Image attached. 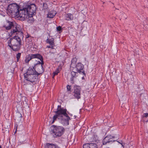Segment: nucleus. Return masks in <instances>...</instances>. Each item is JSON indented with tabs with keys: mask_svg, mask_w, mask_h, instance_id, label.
<instances>
[{
	"mask_svg": "<svg viewBox=\"0 0 148 148\" xmlns=\"http://www.w3.org/2000/svg\"><path fill=\"white\" fill-rule=\"evenodd\" d=\"M66 111V109L62 108L61 106L58 105L57 110L54 112L61 118V123L65 125H69V121L71 119L67 114Z\"/></svg>",
	"mask_w": 148,
	"mask_h": 148,
	"instance_id": "nucleus-1",
	"label": "nucleus"
},
{
	"mask_svg": "<svg viewBox=\"0 0 148 148\" xmlns=\"http://www.w3.org/2000/svg\"><path fill=\"white\" fill-rule=\"evenodd\" d=\"M35 5L34 4L25 3L23 6L22 9L20 8L16 16L22 18L23 20H25L27 18V15L29 11L32 9V5Z\"/></svg>",
	"mask_w": 148,
	"mask_h": 148,
	"instance_id": "nucleus-2",
	"label": "nucleus"
},
{
	"mask_svg": "<svg viewBox=\"0 0 148 148\" xmlns=\"http://www.w3.org/2000/svg\"><path fill=\"white\" fill-rule=\"evenodd\" d=\"M50 132L54 138L62 136L64 133L65 129L62 127L53 125L51 127Z\"/></svg>",
	"mask_w": 148,
	"mask_h": 148,
	"instance_id": "nucleus-3",
	"label": "nucleus"
},
{
	"mask_svg": "<svg viewBox=\"0 0 148 148\" xmlns=\"http://www.w3.org/2000/svg\"><path fill=\"white\" fill-rule=\"evenodd\" d=\"M38 58L41 61V65H39V67L40 68H43V65L44 64L42 56L39 53L32 54H29L26 56L25 59V62L26 63H29V61L33 59Z\"/></svg>",
	"mask_w": 148,
	"mask_h": 148,
	"instance_id": "nucleus-4",
	"label": "nucleus"
},
{
	"mask_svg": "<svg viewBox=\"0 0 148 148\" xmlns=\"http://www.w3.org/2000/svg\"><path fill=\"white\" fill-rule=\"evenodd\" d=\"M20 8L16 3L10 4L8 6L7 11L11 15H13L14 16H16Z\"/></svg>",
	"mask_w": 148,
	"mask_h": 148,
	"instance_id": "nucleus-5",
	"label": "nucleus"
},
{
	"mask_svg": "<svg viewBox=\"0 0 148 148\" xmlns=\"http://www.w3.org/2000/svg\"><path fill=\"white\" fill-rule=\"evenodd\" d=\"M16 40L13 41L14 44H12V46H10V47L13 51H19L21 49L22 45L21 40L19 37Z\"/></svg>",
	"mask_w": 148,
	"mask_h": 148,
	"instance_id": "nucleus-6",
	"label": "nucleus"
},
{
	"mask_svg": "<svg viewBox=\"0 0 148 148\" xmlns=\"http://www.w3.org/2000/svg\"><path fill=\"white\" fill-rule=\"evenodd\" d=\"M37 8L36 5H32L31 10L29 11L27 15V18L26 19H28L27 22L29 23H33L34 21V19L33 18V16L36 14V10Z\"/></svg>",
	"mask_w": 148,
	"mask_h": 148,
	"instance_id": "nucleus-7",
	"label": "nucleus"
},
{
	"mask_svg": "<svg viewBox=\"0 0 148 148\" xmlns=\"http://www.w3.org/2000/svg\"><path fill=\"white\" fill-rule=\"evenodd\" d=\"M12 29L11 30V32L9 34L8 36L10 37H11L15 33L21 32V34L23 37V33L21 32V29L19 25L16 24H14L12 26Z\"/></svg>",
	"mask_w": 148,
	"mask_h": 148,
	"instance_id": "nucleus-8",
	"label": "nucleus"
},
{
	"mask_svg": "<svg viewBox=\"0 0 148 148\" xmlns=\"http://www.w3.org/2000/svg\"><path fill=\"white\" fill-rule=\"evenodd\" d=\"M114 136H112L111 135L106 136L103 140V145H106L107 144L112 143L115 141L116 140H114Z\"/></svg>",
	"mask_w": 148,
	"mask_h": 148,
	"instance_id": "nucleus-9",
	"label": "nucleus"
},
{
	"mask_svg": "<svg viewBox=\"0 0 148 148\" xmlns=\"http://www.w3.org/2000/svg\"><path fill=\"white\" fill-rule=\"evenodd\" d=\"M81 87L77 86H75L74 87L73 96L75 98L79 99L81 98Z\"/></svg>",
	"mask_w": 148,
	"mask_h": 148,
	"instance_id": "nucleus-10",
	"label": "nucleus"
},
{
	"mask_svg": "<svg viewBox=\"0 0 148 148\" xmlns=\"http://www.w3.org/2000/svg\"><path fill=\"white\" fill-rule=\"evenodd\" d=\"M75 68L78 73L80 74H82L84 76H86V74L84 69V66L81 63H77L75 66Z\"/></svg>",
	"mask_w": 148,
	"mask_h": 148,
	"instance_id": "nucleus-11",
	"label": "nucleus"
},
{
	"mask_svg": "<svg viewBox=\"0 0 148 148\" xmlns=\"http://www.w3.org/2000/svg\"><path fill=\"white\" fill-rule=\"evenodd\" d=\"M25 80L30 82L32 83L38 80V76H36L35 74H32L24 75Z\"/></svg>",
	"mask_w": 148,
	"mask_h": 148,
	"instance_id": "nucleus-12",
	"label": "nucleus"
},
{
	"mask_svg": "<svg viewBox=\"0 0 148 148\" xmlns=\"http://www.w3.org/2000/svg\"><path fill=\"white\" fill-rule=\"evenodd\" d=\"M6 23L5 25H3V27L5 28L7 30L11 29L14 25V23L8 20H6Z\"/></svg>",
	"mask_w": 148,
	"mask_h": 148,
	"instance_id": "nucleus-13",
	"label": "nucleus"
},
{
	"mask_svg": "<svg viewBox=\"0 0 148 148\" xmlns=\"http://www.w3.org/2000/svg\"><path fill=\"white\" fill-rule=\"evenodd\" d=\"M35 68L33 67L32 68L31 67H29L28 69L27 70V71L26 73H25L24 75H29L32 74H34Z\"/></svg>",
	"mask_w": 148,
	"mask_h": 148,
	"instance_id": "nucleus-14",
	"label": "nucleus"
},
{
	"mask_svg": "<svg viewBox=\"0 0 148 148\" xmlns=\"http://www.w3.org/2000/svg\"><path fill=\"white\" fill-rule=\"evenodd\" d=\"M83 148H97V145L95 143H86L83 145Z\"/></svg>",
	"mask_w": 148,
	"mask_h": 148,
	"instance_id": "nucleus-15",
	"label": "nucleus"
},
{
	"mask_svg": "<svg viewBox=\"0 0 148 148\" xmlns=\"http://www.w3.org/2000/svg\"><path fill=\"white\" fill-rule=\"evenodd\" d=\"M77 72H76L74 71L71 72V77L70 78V81L72 84L74 83L75 78H76L77 76V75H76V74H77Z\"/></svg>",
	"mask_w": 148,
	"mask_h": 148,
	"instance_id": "nucleus-16",
	"label": "nucleus"
},
{
	"mask_svg": "<svg viewBox=\"0 0 148 148\" xmlns=\"http://www.w3.org/2000/svg\"><path fill=\"white\" fill-rule=\"evenodd\" d=\"M45 148H60L56 144L47 143L46 144Z\"/></svg>",
	"mask_w": 148,
	"mask_h": 148,
	"instance_id": "nucleus-17",
	"label": "nucleus"
},
{
	"mask_svg": "<svg viewBox=\"0 0 148 148\" xmlns=\"http://www.w3.org/2000/svg\"><path fill=\"white\" fill-rule=\"evenodd\" d=\"M19 36H15L10 38L8 42V46L9 47L10 46H12V44H14V42H13V41H15V40H16V39H17V38Z\"/></svg>",
	"mask_w": 148,
	"mask_h": 148,
	"instance_id": "nucleus-18",
	"label": "nucleus"
},
{
	"mask_svg": "<svg viewBox=\"0 0 148 148\" xmlns=\"http://www.w3.org/2000/svg\"><path fill=\"white\" fill-rule=\"evenodd\" d=\"M56 12L55 11H51L49 12L47 15V17L52 18H53L56 15Z\"/></svg>",
	"mask_w": 148,
	"mask_h": 148,
	"instance_id": "nucleus-19",
	"label": "nucleus"
},
{
	"mask_svg": "<svg viewBox=\"0 0 148 148\" xmlns=\"http://www.w3.org/2000/svg\"><path fill=\"white\" fill-rule=\"evenodd\" d=\"M73 16L70 13H68L65 16V19L68 21L71 20L73 19Z\"/></svg>",
	"mask_w": 148,
	"mask_h": 148,
	"instance_id": "nucleus-20",
	"label": "nucleus"
},
{
	"mask_svg": "<svg viewBox=\"0 0 148 148\" xmlns=\"http://www.w3.org/2000/svg\"><path fill=\"white\" fill-rule=\"evenodd\" d=\"M57 118L60 119V121L61 122V118L57 114H56L53 116V121L51 123V124H52L56 120Z\"/></svg>",
	"mask_w": 148,
	"mask_h": 148,
	"instance_id": "nucleus-21",
	"label": "nucleus"
},
{
	"mask_svg": "<svg viewBox=\"0 0 148 148\" xmlns=\"http://www.w3.org/2000/svg\"><path fill=\"white\" fill-rule=\"evenodd\" d=\"M54 40L53 38H52L50 39L48 38L46 40V42L49 44L50 45H54Z\"/></svg>",
	"mask_w": 148,
	"mask_h": 148,
	"instance_id": "nucleus-22",
	"label": "nucleus"
},
{
	"mask_svg": "<svg viewBox=\"0 0 148 148\" xmlns=\"http://www.w3.org/2000/svg\"><path fill=\"white\" fill-rule=\"evenodd\" d=\"M15 118L16 119L21 120L22 117V115L19 112H17L15 115Z\"/></svg>",
	"mask_w": 148,
	"mask_h": 148,
	"instance_id": "nucleus-23",
	"label": "nucleus"
},
{
	"mask_svg": "<svg viewBox=\"0 0 148 148\" xmlns=\"http://www.w3.org/2000/svg\"><path fill=\"white\" fill-rule=\"evenodd\" d=\"M36 69L38 72L41 73H43L44 72V68H40L39 67H37V68L35 69Z\"/></svg>",
	"mask_w": 148,
	"mask_h": 148,
	"instance_id": "nucleus-24",
	"label": "nucleus"
},
{
	"mask_svg": "<svg viewBox=\"0 0 148 148\" xmlns=\"http://www.w3.org/2000/svg\"><path fill=\"white\" fill-rule=\"evenodd\" d=\"M21 53H18L16 55V61L17 62H18L19 60V59L21 57Z\"/></svg>",
	"mask_w": 148,
	"mask_h": 148,
	"instance_id": "nucleus-25",
	"label": "nucleus"
},
{
	"mask_svg": "<svg viewBox=\"0 0 148 148\" xmlns=\"http://www.w3.org/2000/svg\"><path fill=\"white\" fill-rule=\"evenodd\" d=\"M59 72V68H58L56 69V70L53 72V78L54 77V76L57 75Z\"/></svg>",
	"mask_w": 148,
	"mask_h": 148,
	"instance_id": "nucleus-26",
	"label": "nucleus"
},
{
	"mask_svg": "<svg viewBox=\"0 0 148 148\" xmlns=\"http://www.w3.org/2000/svg\"><path fill=\"white\" fill-rule=\"evenodd\" d=\"M41 64V62L40 61H38L37 63L35 64H34V67L35 68V69L37 68V67H39V65H40Z\"/></svg>",
	"mask_w": 148,
	"mask_h": 148,
	"instance_id": "nucleus-27",
	"label": "nucleus"
},
{
	"mask_svg": "<svg viewBox=\"0 0 148 148\" xmlns=\"http://www.w3.org/2000/svg\"><path fill=\"white\" fill-rule=\"evenodd\" d=\"M42 7L43 9L44 10L47 9L48 8L47 4L46 3H43Z\"/></svg>",
	"mask_w": 148,
	"mask_h": 148,
	"instance_id": "nucleus-28",
	"label": "nucleus"
},
{
	"mask_svg": "<svg viewBox=\"0 0 148 148\" xmlns=\"http://www.w3.org/2000/svg\"><path fill=\"white\" fill-rule=\"evenodd\" d=\"M76 59L75 58H73L72 59V60H71V67H72L73 64H74V63H75L74 62L73 63V62H74V61L76 62Z\"/></svg>",
	"mask_w": 148,
	"mask_h": 148,
	"instance_id": "nucleus-29",
	"label": "nucleus"
},
{
	"mask_svg": "<svg viewBox=\"0 0 148 148\" xmlns=\"http://www.w3.org/2000/svg\"><path fill=\"white\" fill-rule=\"evenodd\" d=\"M42 73H38L37 72L36 70L35 71V75H36V76H38V75H39L40 74Z\"/></svg>",
	"mask_w": 148,
	"mask_h": 148,
	"instance_id": "nucleus-30",
	"label": "nucleus"
},
{
	"mask_svg": "<svg viewBox=\"0 0 148 148\" xmlns=\"http://www.w3.org/2000/svg\"><path fill=\"white\" fill-rule=\"evenodd\" d=\"M143 117H148V113H144L143 115ZM146 122H148V119H147V121H146Z\"/></svg>",
	"mask_w": 148,
	"mask_h": 148,
	"instance_id": "nucleus-31",
	"label": "nucleus"
},
{
	"mask_svg": "<svg viewBox=\"0 0 148 148\" xmlns=\"http://www.w3.org/2000/svg\"><path fill=\"white\" fill-rule=\"evenodd\" d=\"M66 87L68 91H71V86L69 85H67Z\"/></svg>",
	"mask_w": 148,
	"mask_h": 148,
	"instance_id": "nucleus-32",
	"label": "nucleus"
},
{
	"mask_svg": "<svg viewBox=\"0 0 148 148\" xmlns=\"http://www.w3.org/2000/svg\"><path fill=\"white\" fill-rule=\"evenodd\" d=\"M56 29L58 31H60L62 29L61 27L60 26H59L57 27Z\"/></svg>",
	"mask_w": 148,
	"mask_h": 148,
	"instance_id": "nucleus-33",
	"label": "nucleus"
},
{
	"mask_svg": "<svg viewBox=\"0 0 148 148\" xmlns=\"http://www.w3.org/2000/svg\"><path fill=\"white\" fill-rule=\"evenodd\" d=\"M54 45H48L47 47V48H51L52 49H53V46Z\"/></svg>",
	"mask_w": 148,
	"mask_h": 148,
	"instance_id": "nucleus-34",
	"label": "nucleus"
},
{
	"mask_svg": "<svg viewBox=\"0 0 148 148\" xmlns=\"http://www.w3.org/2000/svg\"><path fill=\"white\" fill-rule=\"evenodd\" d=\"M117 142H118V143H119L120 144H121L122 145V146L123 147H124L123 146V143H121L120 142H119L118 141H117Z\"/></svg>",
	"mask_w": 148,
	"mask_h": 148,
	"instance_id": "nucleus-35",
	"label": "nucleus"
},
{
	"mask_svg": "<svg viewBox=\"0 0 148 148\" xmlns=\"http://www.w3.org/2000/svg\"><path fill=\"white\" fill-rule=\"evenodd\" d=\"M82 79H84V76H83L82 77Z\"/></svg>",
	"mask_w": 148,
	"mask_h": 148,
	"instance_id": "nucleus-36",
	"label": "nucleus"
},
{
	"mask_svg": "<svg viewBox=\"0 0 148 148\" xmlns=\"http://www.w3.org/2000/svg\"><path fill=\"white\" fill-rule=\"evenodd\" d=\"M29 37V36H28L27 35L26 36V38H28Z\"/></svg>",
	"mask_w": 148,
	"mask_h": 148,
	"instance_id": "nucleus-37",
	"label": "nucleus"
},
{
	"mask_svg": "<svg viewBox=\"0 0 148 148\" xmlns=\"http://www.w3.org/2000/svg\"><path fill=\"white\" fill-rule=\"evenodd\" d=\"M0 148H1V147L0 145Z\"/></svg>",
	"mask_w": 148,
	"mask_h": 148,
	"instance_id": "nucleus-38",
	"label": "nucleus"
},
{
	"mask_svg": "<svg viewBox=\"0 0 148 148\" xmlns=\"http://www.w3.org/2000/svg\"><path fill=\"white\" fill-rule=\"evenodd\" d=\"M50 118L51 119V120H52V118H51V117H50Z\"/></svg>",
	"mask_w": 148,
	"mask_h": 148,
	"instance_id": "nucleus-39",
	"label": "nucleus"
},
{
	"mask_svg": "<svg viewBox=\"0 0 148 148\" xmlns=\"http://www.w3.org/2000/svg\"><path fill=\"white\" fill-rule=\"evenodd\" d=\"M121 14H123V12H122V13H121Z\"/></svg>",
	"mask_w": 148,
	"mask_h": 148,
	"instance_id": "nucleus-40",
	"label": "nucleus"
},
{
	"mask_svg": "<svg viewBox=\"0 0 148 148\" xmlns=\"http://www.w3.org/2000/svg\"><path fill=\"white\" fill-rule=\"evenodd\" d=\"M94 142H95V141H93Z\"/></svg>",
	"mask_w": 148,
	"mask_h": 148,
	"instance_id": "nucleus-41",
	"label": "nucleus"
}]
</instances>
